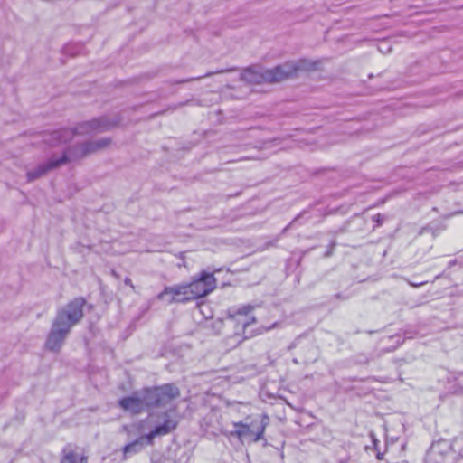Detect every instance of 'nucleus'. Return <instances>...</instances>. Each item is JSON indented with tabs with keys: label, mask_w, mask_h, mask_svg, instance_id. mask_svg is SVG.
Here are the masks:
<instances>
[{
	"label": "nucleus",
	"mask_w": 463,
	"mask_h": 463,
	"mask_svg": "<svg viewBox=\"0 0 463 463\" xmlns=\"http://www.w3.org/2000/svg\"><path fill=\"white\" fill-rule=\"evenodd\" d=\"M124 283L126 285H128V286H130L133 289L135 288L134 285L132 284V281H131L130 278H128V277L125 278Z\"/></svg>",
	"instance_id": "aec40b11"
},
{
	"label": "nucleus",
	"mask_w": 463,
	"mask_h": 463,
	"mask_svg": "<svg viewBox=\"0 0 463 463\" xmlns=\"http://www.w3.org/2000/svg\"><path fill=\"white\" fill-rule=\"evenodd\" d=\"M143 392L147 409L164 407L180 396V390L174 383L146 388Z\"/></svg>",
	"instance_id": "39448f33"
},
{
	"label": "nucleus",
	"mask_w": 463,
	"mask_h": 463,
	"mask_svg": "<svg viewBox=\"0 0 463 463\" xmlns=\"http://www.w3.org/2000/svg\"><path fill=\"white\" fill-rule=\"evenodd\" d=\"M157 299L165 301L167 304L192 301L185 283L165 287L157 295Z\"/></svg>",
	"instance_id": "6e6552de"
},
{
	"label": "nucleus",
	"mask_w": 463,
	"mask_h": 463,
	"mask_svg": "<svg viewBox=\"0 0 463 463\" xmlns=\"http://www.w3.org/2000/svg\"><path fill=\"white\" fill-rule=\"evenodd\" d=\"M299 217L300 215H298L297 217H295L294 221L296 222Z\"/></svg>",
	"instance_id": "a878e982"
},
{
	"label": "nucleus",
	"mask_w": 463,
	"mask_h": 463,
	"mask_svg": "<svg viewBox=\"0 0 463 463\" xmlns=\"http://www.w3.org/2000/svg\"><path fill=\"white\" fill-rule=\"evenodd\" d=\"M282 65H288L290 67L289 71H288L283 76V80L294 76L298 71L309 70L314 67V64L308 61L307 60H299L297 62L288 61L283 63Z\"/></svg>",
	"instance_id": "4468645a"
},
{
	"label": "nucleus",
	"mask_w": 463,
	"mask_h": 463,
	"mask_svg": "<svg viewBox=\"0 0 463 463\" xmlns=\"http://www.w3.org/2000/svg\"><path fill=\"white\" fill-rule=\"evenodd\" d=\"M185 284L188 288L191 300H194L211 293L216 287V279L213 273L203 271L198 279Z\"/></svg>",
	"instance_id": "0eeeda50"
},
{
	"label": "nucleus",
	"mask_w": 463,
	"mask_h": 463,
	"mask_svg": "<svg viewBox=\"0 0 463 463\" xmlns=\"http://www.w3.org/2000/svg\"><path fill=\"white\" fill-rule=\"evenodd\" d=\"M90 156L86 142L77 144L66 149L61 157H65L64 164Z\"/></svg>",
	"instance_id": "ddd939ff"
},
{
	"label": "nucleus",
	"mask_w": 463,
	"mask_h": 463,
	"mask_svg": "<svg viewBox=\"0 0 463 463\" xmlns=\"http://www.w3.org/2000/svg\"><path fill=\"white\" fill-rule=\"evenodd\" d=\"M252 310L253 307L251 305L232 307L228 310V317L232 320L237 321L238 324H241L244 330L247 326L256 323L255 317H247V315Z\"/></svg>",
	"instance_id": "9b49d317"
},
{
	"label": "nucleus",
	"mask_w": 463,
	"mask_h": 463,
	"mask_svg": "<svg viewBox=\"0 0 463 463\" xmlns=\"http://www.w3.org/2000/svg\"><path fill=\"white\" fill-rule=\"evenodd\" d=\"M79 450L76 445L67 444L62 449L61 463H88V458Z\"/></svg>",
	"instance_id": "f8f14e48"
},
{
	"label": "nucleus",
	"mask_w": 463,
	"mask_h": 463,
	"mask_svg": "<svg viewBox=\"0 0 463 463\" xmlns=\"http://www.w3.org/2000/svg\"><path fill=\"white\" fill-rule=\"evenodd\" d=\"M269 424V417L262 415L260 420H253L250 423H243L242 421L235 422L237 428L232 432V435L237 436L241 439H246L249 442H258L263 439L266 427Z\"/></svg>",
	"instance_id": "423d86ee"
},
{
	"label": "nucleus",
	"mask_w": 463,
	"mask_h": 463,
	"mask_svg": "<svg viewBox=\"0 0 463 463\" xmlns=\"http://www.w3.org/2000/svg\"><path fill=\"white\" fill-rule=\"evenodd\" d=\"M383 453L378 452L377 455H376V458H377V459L381 460V459H383Z\"/></svg>",
	"instance_id": "b1692460"
},
{
	"label": "nucleus",
	"mask_w": 463,
	"mask_h": 463,
	"mask_svg": "<svg viewBox=\"0 0 463 463\" xmlns=\"http://www.w3.org/2000/svg\"><path fill=\"white\" fill-rule=\"evenodd\" d=\"M178 418L167 411L164 413V421L156 426L148 434L140 436L134 441L127 444L123 448L124 457L140 452L145 445H153L154 439L157 436H165L175 430L178 425Z\"/></svg>",
	"instance_id": "7ed1b4c3"
},
{
	"label": "nucleus",
	"mask_w": 463,
	"mask_h": 463,
	"mask_svg": "<svg viewBox=\"0 0 463 463\" xmlns=\"http://www.w3.org/2000/svg\"><path fill=\"white\" fill-rule=\"evenodd\" d=\"M85 304L83 298H76L57 311L45 341L46 349L55 353L61 350L71 328L82 319Z\"/></svg>",
	"instance_id": "f257e3e1"
},
{
	"label": "nucleus",
	"mask_w": 463,
	"mask_h": 463,
	"mask_svg": "<svg viewBox=\"0 0 463 463\" xmlns=\"http://www.w3.org/2000/svg\"><path fill=\"white\" fill-rule=\"evenodd\" d=\"M442 276H443V273L439 274V275H437V276L435 277V279H440Z\"/></svg>",
	"instance_id": "393cba45"
},
{
	"label": "nucleus",
	"mask_w": 463,
	"mask_h": 463,
	"mask_svg": "<svg viewBox=\"0 0 463 463\" xmlns=\"http://www.w3.org/2000/svg\"><path fill=\"white\" fill-rule=\"evenodd\" d=\"M234 70L235 69H233V68H232V69H222V70H218L216 71H209L205 75H203V76L187 78V79H182V80L171 81V83L172 84H183V83L191 82V81H194V80H201L203 78L210 77V76H212L213 74L225 73V72L232 71Z\"/></svg>",
	"instance_id": "dca6fc26"
},
{
	"label": "nucleus",
	"mask_w": 463,
	"mask_h": 463,
	"mask_svg": "<svg viewBox=\"0 0 463 463\" xmlns=\"http://www.w3.org/2000/svg\"><path fill=\"white\" fill-rule=\"evenodd\" d=\"M339 462H340V463H345V461H344V460H340Z\"/></svg>",
	"instance_id": "bb28decb"
},
{
	"label": "nucleus",
	"mask_w": 463,
	"mask_h": 463,
	"mask_svg": "<svg viewBox=\"0 0 463 463\" xmlns=\"http://www.w3.org/2000/svg\"><path fill=\"white\" fill-rule=\"evenodd\" d=\"M425 283H426V282H424V281H423V282H419V283H417V284H414V282H410V284H411L412 287H415V288H418V287H420V286H422V285H424Z\"/></svg>",
	"instance_id": "4be33fe9"
},
{
	"label": "nucleus",
	"mask_w": 463,
	"mask_h": 463,
	"mask_svg": "<svg viewBox=\"0 0 463 463\" xmlns=\"http://www.w3.org/2000/svg\"><path fill=\"white\" fill-rule=\"evenodd\" d=\"M65 157L52 156L47 162L38 165L34 169L26 174L27 181L33 182L46 175L49 171L64 165Z\"/></svg>",
	"instance_id": "9d476101"
},
{
	"label": "nucleus",
	"mask_w": 463,
	"mask_h": 463,
	"mask_svg": "<svg viewBox=\"0 0 463 463\" xmlns=\"http://www.w3.org/2000/svg\"><path fill=\"white\" fill-rule=\"evenodd\" d=\"M71 48H72V46H71V45L66 46L64 48L65 53L71 55V56L75 55L76 53L71 51Z\"/></svg>",
	"instance_id": "6ab92c4d"
},
{
	"label": "nucleus",
	"mask_w": 463,
	"mask_h": 463,
	"mask_svg": "<svg viewBox=\"0 0 463 463\" xmlns=\"http://www.w3.org/2000/svg\"><path fill=\"white\" fill-rule=\"evenodd\" d=\"M118 405L124 411H130L133 414H139L147 409L143 391L140 394H134L120 399Z\"/></svg>",
	"instance_id": "1a4fd4ad"
},
{
	"label": "nucleus",
	"mask_w": 463,
	"mask_h": 463,
	"mask_svg": "<svg viewBox=\"0 0 463 463\" xmlns=\"http://www.w3.org/2000/svg\"><path fill=\"white\" fill-rule=\"evenodd\" d=\"M457 264V260H452L449 262L448 268H452Z\"/></svg>",
	"instance_id": "412c9836"
},
{
	"label": "nucleus",
	"mask_w": 463,
	"mask_h": 463,
	"mask_svg": "<svg viewBox=\"0 0 463 463\" xmlns=\"http://www.w3.org/2000/svg\"><path fill=\"white\" fill-rule=\"evenodd\" d=\"M347 231V228H346V224L345 226H343L339 231L338 232H345Z\"/></svg>",
	"instance_id": "5701e85b"
},
{
	"label": "nucleus",
	"mask_w": 463,
	"mask_h": 463,
	"mask_svg": "<svg viewBox=\"0 0 463 463\" xmlns=\"http://www.w3.org/2000/svg\"><path fill=\"white\" fill-rule=\"evenodd\" d=\"M88 152L90 155L98 153L106 149L111 144V139L109 137L99 138L97 140L86 141Z\"/></svg>",
	"instance_id": "2eb2a0df"
},
{
	"label": "nucleus",
	"mask_w": 463,
	"mask_h": 463,
	"mask_svg": "<svg viewBox=\"0 0 463 463\" xmlns=\"http://www.w3.org/2000/svg\"><path fill=\"white\" fill-rule=\"evenodd\" d=\"M373 221L375 222L374 229L376 227H380L383 222L386 220V217L383 214L377 213L372 217Z\"/></svg>",
	"instance_id": "f3484780"
},
{
	"label": "nucleus",
	"mask_w": 463,
	"mask_h": 463,
	"mask_svg": "<svg viewBox=\"0 0 463 463\" xmlns=\"http://www.w3.org/2000/svg\"><path fill=\"white\" fill-rule=\"evenodd\" d=\"M336 245L335 241H332L331 243L328 246V250L325 253V257H330L333 253V250L335 246Z\"/></svg>",
	"instance_id": "a211bd4d"
},
{
	"label": "nucleus",
	"mask_w": 463,
	"mask_h": 463,
	"mask_svg": "<svg viewBox=\"0 0 463 463\" xmlns=\"http://www.w3.org/2000/svg\"><path fill=\"white\" fill-rule=\"evenodd\" d=\"M288 65H278L272 69L250 66L244 69L241 80L250 84L277 83L283 80V76L289 71Z\"/></svg>",
	"instance_id": "20e7f679"
},
{
	"label": "nucleus",
	"mask_w": 463,
	"mask_h": 463,
	"mask_svg": "<svg viewBox=\"0 0 463 463\" xmlns=\"http://www.w3.org/2000/svg\"><path fill=\"white\" fill-rule=\"evenodd\" d=\"M119 119H109L107 117L95 118L77 125L75 128H62L52 133V145L66 143L75 135H92L108 131L117 126Z\"/></svg>",
	"instance_id": "f03ea898"
}]
</instances>
